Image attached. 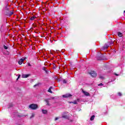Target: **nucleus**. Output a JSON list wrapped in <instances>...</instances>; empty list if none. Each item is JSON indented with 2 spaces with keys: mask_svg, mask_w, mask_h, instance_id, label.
Here are the masks:
<instances>
[{
  "mask_svg": "<svg viewBox=\"0 0 125 125\" xmlns=\"http://www.w3.org/2000/svg\"><path fill=\"white\" fill-rule=\"evenodd\" d=\"M43 70L44 71H45V73H46L47 74V73H48V72L47 71V70H46V68H45V67H43Z\"/></svg>",
  "mask_w": 125,
  "mask_h": 125,
  "instance_id": "nucleus-14",
  "label": "nucleus"
},
{
  "mask_svg": "<svg viewBox=\"0 0 125 125\" xmlns=\"http://www.w3.org/2000/svg\"><path fill=\"white\" fill-rule=\"evenodd\" d=\"M3 47L4 48V49H7L8 48V47H7V46H5V45H4L3 46Z\"/></svg>",
  "mask_w": 125,
  "mask_h": 125,
  "instance_id": "nucleus-16",
  "label": "nucleus"
},
{
  "mask_svg": "<svg viewBox=\"0 0 125 125\" xmlns=\"http://www.w3.org/2000/svg\"><path fill=\"white\" fill-rule=\"evenodd\" d=\"M99 86H100V85H103V84L102 83H101L98 84Z\"/></svg>",
  "mask_w": 125,
  "mask_h": 125,
  "instance_id": "nucleus-22",
  "label": "nucleus"
},
{
  "mask_svg": "<svg viewBox=\"0 0 125 125\" xmlns=\"http://www.w3.org/2000/svg\"><path fill=\"white\" fill-rule=\"evenodd\" d=\"M20 78V75H19L18 78L17 79V81H18V79Z\"/></svg>",
  "mask_w": 125,
  "mask_h": 125,
  "instance_id": "nucleus-26",
  "label": "nucleus"
},
{
  "mask_svg": "<svg viewBox=\"0 0 125 125\" xmlns=\"http://www.w3.org/2000/svg\"><path fill=\"white\" fill-rule=\"evenodd\" d=\"M62 118H64V119H67V117L66 115L62 116Z\"/></svg>",
  "mask_w": 125,
  "mask_h": 125,
  "instance_id": "nucleus-18",
  "label": "nucleus"
},
{
  "mask_svg": "<svg viewBox=\"0 0 125 125\" xmlns=\"http://www.w3.org/2000/svg\"><path fill=\"white\" fill-rule=\"evenodd\" d=\"M118 95H119V96H122V93H119Z\"/></svg>",
  "mask_w": 125,
  "mask_h": 125,
  "instance_id": "nucleus-23",
  "label": "nucleus"
},
{
  "mask_svg": "<svg viewBox=\"0 0 125 125\" xmlns=\"http://www.w3.org/2000/svg\"><path fill=\"white\" fill-rule=\"evenodd\" d=\"M55 98L54 97H51L48 99H46L45 100V101L46 103V105H49V100H52L53 99H55Z\"/></svg>",
  "mask_w": 125,
  "mask_h": 125,
  "instance_id": "nucleus-2",
  "label": "nucleus"
},
{
  "mask_svg": "<svg viewBox=\"0 0 125 125\" xmlns=\"http://www.w3.org/2000/svg\"><path fill=\"white\" fill-rule=\"evenodd\" d=\"M10 107H12V104H11V105H10Z\"/></svg>",
  "mask_w": 125,
  "mask_h": 125,
  "instance_id": "nucleus-28",
  "label": "nucleus"
},
{
  "mask_svg": "<svg viewBox=\"0 0 125 125\" xmlns=\"http://www.w3.org/2000/svg\"><path fill=\"white\" fill-rule=\"evenodd\" d=\"M36 86H39V84H36L34 85V87H36Z\"/></svg>",
  "mask_w": 125,
  "mask_h": 125,
  "instance_id": "nucleus-20",
  "label": "nucleus"
},
{
  "mask_svg": "<svg viewBox=\"0 0 125 125\" xmlns=\"http://www.w3.org/2000/svg\"><path fill=\"white\" fill-rule=\"evenodd\" d=\"M29 108L31 110H37L39 108V106L37 104H32L29 105Z\"/></svg>",
  "mask_w": 125,
  "mask_h": 125,
  "instance_id": "nucleus-1",
  "label": "nucleus"
},
{
  "mask_svg": "<svg viewBox=\"0 0 125 125\" xmlns=\"http://www.w3.org/2000/svg\"><path fill=\"white\" fill-rule=\"evenodd\" d=\"M63 83H67V81H66V80H63Z\"/></svg>",
  "mask_w": 125,
  "mask_h": 125,
  "instance_id": "nucleus-19",
  "label": "nucleus"
},
{
  "mask_svg": "<svg viewBox=\"0 0 125 125\" xmlns=\"http://www.w3.org/2000/svg\"><path fill=\"white\" fill-rule=\"evenodd\" d=\"M74 104H78V103H77V101H75L74 102H72Z\"/></svg>",
  "mask_w": 125,
  "mask_h": 125,
  "instance_id": "nucleus-17",
  "label": "nucleus"
},
{
  "mask_svg": "<svg viewBox=\"0 0 125 125\" xmlns=\"http://www.w3.org/2000/svg\"><path fill=\"white\" fill-rule=\"evenodd\" d=\"M12 14H13V12H10V14H9V15H12Z\"/></svg>",
  "mask_w": 125,
  "mask_h": 125,
  "instance_id": "nucleus-21",
  "label": "nucleus"
},
{
  "mask_svg": "<svg viewBox=\"0 0 125 125\" xmlns=\"http://www.w3.org/2000/svg\"><path fill=\"white\" fill-rule=\"evenodd\" d=\"M118 37H120V38H121V37H123V33L121 32H118Z\"/></svg>",
  "mask_w": 125,
  "mask_h": 125,
  "instance_id": "nucleus-9",
  "label": "nucleus"
},
{
  "mask_svg": "<svg viewBox=\"0 0 125 125\" xmlns=\"http://www.w3.org/2000/svg\"><path fill=\"white\" fill-rule=\"evenodd\" d=\"M51 88H52V87H50L49 89L48 90V92H50V93H52V91H51Z\"/></svg>",
  "mask_w": 125,
  "mask_h": 125,
  "instance_id": "nucleus-11",
  "label": "nucleus"
},
{
  "mask_svg": "<svg viewBox=\"0 0 125 125\" xmlns=\"http://www.w3.org/2000/svg\"><path fill=\"white\" fill-rule=\"evenodd\" d=\"M116 76H119V75L115 74Z\"/></svg>",
  "mask_w": 125,
  "mask_h": 125,
  "instance_id": "nucleus-31",
  "label": "nucleus"
},
{
  "mask_svg": "<svg viewBox=\"0 0 125 125\" xmlns=\"http://www.w3.org/2000/svg\"><path fill=\"white\" fill-rule=\"evenodd\" d=\"M25 59H26V58L21 59L19 61V65H21L22 63H23V62L25 60Z\"/></svg>",
  "mask_w": 125,
  "mask_h": 125,
  "instance_id": "nucleus-5",
  "label": "nucleus"
},
{
  "mask_svg": "<svg viewBox=\"0 0 125 125\" xmlns=\"http://www.w3.org/2000/svg\"><path fill=\"white\" fill-rule=\"evenodd\" d=\"M28 77H30V74H22V78H26Z\"/></svg>",
  "mask_w": 125,
  "mask_h": 125,
  "instance_id": "nucleus-7",
  "label": "nucleus"
},
{
  "mask_svg": "<svg viewBox=\"0 0 125 125\" xmlns=\"http://www.w3.org/2000/svg\"><path fill=\"white\" fill-rule=\"evenodd\" d=\"M42 112L43 114H46V113H47V111L46 110L42 109Z\"/></svg>",
  "mask_w": 125,
  "mask_h": 125,
  "instance_id": "nucleus-13",
  "label": "nucleus"
},
{
  "mask_svg": "<svg viewBox=\"0 0 125 125\" xmlns=\"http://www.w3.org/2000/svg\"><path fill=\"white\" fill-rule=\"evenodd\" d=\"M97 60H102V59L98 58Z\"/></svg>",
  "mask_w": 125,
  "mask_h": 125,
  "instance_id": "nucleus-27",
  "label": "nucleus"
},
{
  "mask_svg": "<svg viewBox=\"0 0 125 125\" xmlns=\"http://www.w3.org/2000/svg\"><path fill=\"white\" fill-rule=\"evenodd\" d=\"M35 117V113H32L30 118L32 119V118H34Z\"/></svg>",
  "mask_w": 125,
  "mask_h": 125,
  "instance_id": "nucleus-15",
  "label": "nucleus"
},
{
  "mask_svg": "<svg viewBox=\"0 0 125 125\" xmlns=\"http://www.w3.org/2000/svg\"><path fill=\"white\" fill-rule=\"evenodd\" d=\"M58 119H59L58 117H56L55 119V121H57V120H58Z\"/></svg>",
  "mask_w": 125,
  "mask_h": 125,
  "instance_id": "nucleus-24",
  "label": "nucleus"
},
{
  "mask_svg": "<svg viewBox=\"0 0 125 125\" xmlns=\"http://www.w3.org/2000/svg\"><path fill=\"white\" fill-rule=\"evenodd\" d=\"M63 98H69V97H72V95L70 94H66L62 95Z\"/></svg>",
  "mask_w": 125,
  "mask_h": 125,
  "instance_id": "nucleus-4",
  "label": "nucleus"
},
{
  "mask_svg": "<svg viewBox=\"0 0 125 125\" xmlns=\"http://www.w3.org/2000/svg\"><path fill=\"white\" fill-rule=\"evenodd\" d=\"M6 9H7V6H6Z\"/></svg>",
  "mask_w": 125,
  "mask_h": 125,
  "instance_id": "nucleus-29",
  "label": "nucleus"
},
{
  "mask_svg": "<svg viewBox=\"0 0 125 125\" xmlns=\"http://www.w3.org/2000/svg\"><path fill=\"white\" fill-rule=\"evenodd\" d=\"M82 92L84 94V95H86V96H89V93L88 92H86L83 90H82Z\"/></svg>",
  "mask_w": 125,
  "mask_h": 125,
  "instance_id": "nucleus-6",
  "label": "nucleus"
},
{
  "mask_svg": "<svg viewBox=\"0 0 125 125\" xmlns=\"http://www.w3.org/2000/svg\"><path fill=\"white\" fill-rule=\"evenodd\" d=\"M28 66H29V67H31V64L30 63H28Z\"/></svg>",
  "mask_w": 125,
  "mask_h": 125,
  "instance_id": "nucleus-25",
  "label": "nucleus"
},
{
  "mask_svg": "<svg viewBox=\"0 0 125 125\" xmlns=\"http://www.w3.org/2000/svg\"><path fill=\"white\" fill-rule=\"evenodd\" d=\"M108 47H109V46L108 45H106V46L103 47V48L104 50H106L107 49V48H108Z\"/></svg>",
  "mask_w": 125,
  "mask_h": 125,
  "instance_id": "nucleus-12",
  "label": "nucleus"
},
{
  "mask_svg": "<svg viewBox=\"0 0 125 125\" xmlns=\"http://www.w3.org/2000/svg\"><path fill=\"white\" fill-rule=\"evenodd\" d=\"M90 75L91 76V77H93V78H95L96 76H97V73L95 72V71H92L89 73Z\"/></svg>",
  "mask_w": 125,
  "mask_h": 125,
  "instance_id": "nucleus-3",
  "label": "nucleus"
},
{
  "mask_svg": "<svg viewBox=\"0 0 125 125\" xmlns=\"http://www.w3.org/2000/svg\"><path fill=\"white\" fill-rule=\"evenodd\" d=\"M95 118V116L94 115L92 116L90 119V121H93Z\"/></svg>",
  "mask_w": 125,
  "mask_h": 125,
  "instance_id": "nucleus-10",
  "label": "nucleus"
},
{
  "mask_svg": "<svg viewBox=\"0 0 125 125\" xmlns=\"http://www.w3.org/2000/svg\"><path fill=\"white\" fill-rule=\"evenodd\" d=\"M124 13H125V11H124Z\"/></svg>",
  "mask_w": 125,
  "mask_h": 125,
  "instance_id": "nucleus-32",
  "label": "nucleus"
},
{
  "mask_svg": "<svg viewBox=\"0 0 125 125\" xmlns=\"http://www.w3.org/2000/svg\"><path fill=\"white\" fill-rule=\"evenodd\" d=\"M36 19H37V17L33 16L31 17L30 20H31V21H33V20H35Z\"/></svg>",
  "mask_w": 125,
  "mask_h": 125,
  "instance_id": "nucleus-8",
  "label": "nucleus"
},
{
  "mask_svg": "<svg viewBox=\"0 0 125 125\" xmlns=\"http://www.w3.org/2000/svg\"><path fill=\"white\" fill-rule=\"evenodd\" d=\"M112 44H113V42H111V45H112Z\"/></svg>",
  "mask_w": 125,
  "mask_h": 125,
  "instance_id": "nucleus-30",
  "label": "nucleus"
}]
</instances>
